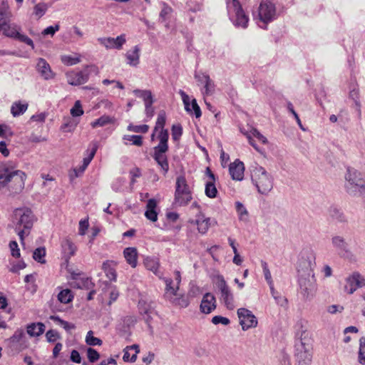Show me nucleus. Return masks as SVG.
<instances>
[{"label": "nucleus", "instance_id": "1", "mask_svg": "<svg viewBox=\"0 0 365 365\" xmlns=\"http://www.w3.org/2000/svg\"><path fill=\"white\" fill-rule=\"evenodd\" d=\"M165 121V111L161 110L158 114V118L154 128V130L151 135V140H153L155 135V133L160 130L157 137L158 139L159 140V143L153 148V157L154 160L157 162L158 165L160 167L164 175H165L169 170L168 158L165 155L166 152L168 150V141L169 134L168 130L164 129Z\"/></svg>", "mask_w": 365, "mask_h": 365}, {"label": "nucleus", "instance_id": "2", "mask_svg": "<svg viewBox=\"0 0 365 365\" xmlns=\"http://www.w3.org/2000/svg\"><path fill=\"white\" fill-rule=\"evenodd\" d=\"M26 179V173L17 170L16 163H0V189L6 187L11 194H18L24 190Z\"/></svg>", "mask_w": 365, "mask_h": 365}, {"label": "nucleus", "instance_id": "3", "mask_svg": "<svg viewBox=\"0 0 365 365\" xmlns=\"http://www.w3.org/2000/svg\"><path fill=\"white\" fill-rule=\"evenodd\" d=\"M13 222L15 230L20 238L21 245H24V238L29 235L33 227L34 216L29 208H17L14 211Z\"/></svg>", "mask_w": 365, "mask_h": 365}, {"label": "nucleus", "instance_id": "4", "mask_svg": "<svg viewBox=\"0 0 365 365\" xmlns=\"http://www.w3.org/2000/svg\"><path fill=\"white\" fill-rule=\"evenodd\" d=\"M251 179L259 193L267 195L273 188L274 179L264 168L257 165L251 170Z\"/></svg>", "mask_w": 365, "mask_h": 365}, {"label": "nucleus", "instance_id": "5", "mask_svg": "<svg viewBox=\"0 0 365 365\" xmlns=\"http://www.w3.org/2000/svg\"><path fill=\"white\" fill-rule=\"evenodd\" d=\"M312 342L309 334L302 332L299 340L295 344L297 365H311L312 359Z\"/></svg>", "mask_w": 365, "mask_h": 365}, {"label": "nucleus", "instance_id": "6", "mask_svg": "<svg viewBox=\"0 0 365 365\" xmlns=\"http://www.w3.org/2000/svg\"><path fill=\"white\" fill-rule=\"evenodd\" d=\"M21 30V26L15 23H10L6 21L0 22V34L2 33L6 37L24 43L34 49L35 46L32 39L22 34Z\"/></svg>", "mask_w": 365, "mask_h": 365}, {"label": "nucleus", "instance_id": "7", "mask_svg": "<svg viewBox=\"0 0 365 365\" xmlns=\"http://www.w3.org/2000/svg\"><path fill=\"white\" fill-rule=\"evenodd\" d=\"M344 178L345 189L349 194L356 195L359 190L365 192L362 173L356 168H347Z\"/></svg>", "mask_w": 365, "mask_h": 365}, {"label": "nucleus", "instance_id": "8", "mask_svg": "<svg viewBox=\"0 0 365 365\" xmlns=\"http://www.w3.org/2000/svg\"><path fill=\"white\" fill-rule=\"evenodd\" d=\"M227 9L229 18L237 27H247L249 17L242 8L238 0H227Z\"/></svg>", "mask_w": 365, "mask_h": 365}, {"label": "nucleus", "instance_id": "9", "mask_svg": "<svg viewBox=\"0 0 365 365\" xmlns=\"http://www.w3.org/2000/svg\"><path fill=\"white\" fill-rule=\"evenodd\" d=\"M192 200V192L183 175L176 179L174 204L177 206H186Z\"/></svg>", "mask_w": 365, "mask_h": 365}, {"label": "nucleus", "instance_id": "10", "mask_svg": "<svg viewBox=\"0 0 365 365\" xmlns=\"http://www.w3.org/2000/svg\"><path fill=\"white\" fill-rule=\"evenodd\" d=\"M315 256L311 250H304L300 253L297 264L298 277L314 275Z\"/></svg>", "mask_w": 365, "mask_h": 365}, {"label": "nucleus", "instance_id": "11", "mask_svg": "<svg viewBox=\"0 0 365 365\" xmlns=\"http://www.w3.org/2000/svg\"><path fill=\"white\" fill-rule=\"evenodd\" d=\"M216 286L219 292V299L221 303L227 309H234L236 306L234 294L222 276H217Z\"/></svg>", "mask_w": 365, "mask_h": 365}, {"label": "nucleus", "instance_id": "12", "mask_svg": "<svg viewBox=\"0 0 365 365\" xmlns=\"http://www.w3.org/2000/svg\"><path fill=\"white\" fill-rule=\"evenodd\" d=\"M299 293L305 300H312L317 291V284L315 276L310 275L298 277Z\"/></svg>", "mask_w": 365, "mask_h": 365}, {"label": "nucleus", "instance_id": "13", "mask_svg": "<svg viewBox=\"0 0 365 365\" xmlns=\"http://www.w3.org/2000/svg\"><path fill=\"white\" fill-rule=\"evenodd\" d=\"M258 18L264 25L273 21L277 17L275 4L269 0H262L257 10Z\"/></svg>", "mask_w": 365, "mask_h": 365}, {"label": "nucleus", "instance_id": "14", "mask_svg": "<svg viewBox=\"0 0 365 365\" xmlns=\"http://www.w3.org/2000/svg\"><path fill=\"white\" fill-rule=\"evenodd\" d=\"M365 287V277L358 272H354L345 279L344 290L352 294L357 289Z\"/></svg>", "mask_w": 365, "mask_h": 365}, {"label": "nucleus", "instance_id": "15", "mask_svg": "<svg viewBox=\"0 0 365 365\" xmlns=\"http://www.w3.org/2000/svg\"><path fill=\"white\" fill-rule=\"evenodd\" d=\"M237 313L240 320V324L242 326L243 330L245 331L257 326V319L250 310L245 308H240L237 309Z\"/></svg>", "mask_w": 365, "mask_h": 365}, {"label": "nucleus", "instance_id": "16", "mask_svg": "<svg viewBox=\"0 0 365 365\" xmlns=\"http://www.w3.org/2000/svg\"><path fill=\"white\" fill-rule=\"evenodd\" d=\"M97 41L107 50H121L123 45L126 43V36L125 34H123L120 36H118L116 38L100 37L97 39Z\"/></svg>", "mask_w": 365, "mask_h": 365}, {"label": "nucleus", "instance_id": "17", "mask_svg": "<svg viewBox=\"0 0 365 365\" xmlns=\"http://www.w3.org/2000/svg\"><path fill=\"white\" fill-rule=\"evenodd\" d=\"M197 226V229L200 234L205 235L207 232L209 228L212 225H216L217 222L214 219L206 217L200 212L195 215V219L190 222Z\"/></svg>", "mask_w": 365, "mask_h": 365}, {"label": "nucleus", "instance_id": "18", "mask_svg": "<svg viewBox=\"0 0 365 365\" xmlns=\"http://www.w3.org/2000/svg\"><path fill=\"white\" fill-rule=\"evenodd\" d=\"M67 82L72 86L86 83L89 78V72L86 69L81 71H69L66 73Z\"/></svg>", "mask_w": 365, "mask_h": 365}, {"label": "nucleus", "instance_id": "19", "mask_svg": "<svg viewBox=\"0 0 365 365\" xmlns=\"http://www.w3.org/2000/svg\"><path fill=\"white\" fill-rule=\"evenodd\" d=\"M195 78L200 85L203 86L202 93L203 96H210L214 93L215 83L210 76L205 73L195 75Z\"/></svg>", "mask_w": 365, "mask_h": 365}, {"label": "nucleus", "instance_id": "20", "mask_svg": "<svg viewBox=\"0 0 365 365\" xmlns=\"http://www.w3.org/2000/svg\"><path fill=\"white\" fill-rule=\"evenodd\" d=\"M178 93L180 95L182 98V101L185 106V109L188 113H192L194 111L195 115L196 118H200L201 116V110L199 106L197 103L195 99H192L190 104V99L189 96L182 90H180Z\"/></svg>", "mask_w": 365, "mask_h": 365}, {"label": "nucleus", "instance_id": "21", "mask_svg": "<svg viewBox=\"0 0 365 365\" xmlns=\"http://www.w3.org/2000/svg\"><path fill=\"white\" fill-rule=\"evenodd\" d=\"M205 174L208 177V180L205 183V193L207 197L210 198H214L217 196V190L215 186V181L217 178L211 171L209 167L206 168Z\"/></svg>", "mask_w": 365, "mask_h": 365}, {"label": "nucleus", "instance_id": "22", "mask_svg": "<svg viewBox=\"0 0 365 365\" xmlns=\"http://www.w3.org/2000/svg\"><path fill=\"white\" fill-rule=\"evenodd\" d=\"M216 303L217 302L215 296L212 294L207 292L203 295L200 305V309L201 312L204 314H210L216 309Z\"/></svg>", "mask_w": 365, "mask_h": 365}, {"label": "nucleus", "instance_id": "23", "mask_svg": "<svg viewBox=\"0 0 365 365\" xmlns=\"http://www.w3.org/2000/svg\"><path fill=\"white\" fill-rule=\"evenodd\" d=\"M140 47L138 45L128 50L125 54L126 63L132 67H137L140 63Z\"/></svg>", "mask_w": 365, "mask_h": 365}, {"label": "nucleus", "instance_id": "24", "mask_svg": "<svg viewBox=\"0 0 365 365\" xmlns=\"http://www.w3.org/2000/svg\"><path fill=\"white\" fill-rule=\"evenodd\" d=\"M229 172L232 178L235 180L240 181L244 178L245 165L239 160H235L229 166Z\"/></svg>", "mask_w": 365, "mask_h": 365}, {"label": "nucleus", "instance_id": "25", "mask_svg": "<svg viewBox=\"0 0 365 365\" xmlns=\"http://www.w3.org/2000/svg\"><path fill=\"white\" fill-rule=\"evenodd\" d=\"M9 341L11 344L19 345V350L21 351L28 347V342L26 339L25 333L23 329H16L14 334L9 338Z\"/></svg>", "mask_w": 365, "mask_h": 365}, {"label": "nucleus", "instance_id": "26", "mask_svg": "<svg viewBox=\"0 0 365 365\" xmlns=\"http://www.w3.org/2000/svg\"><path fill=\"white\" fill-rule=\"evenodd\" d=\"M36 68L41 77L45 80L52 79L55 76L49 64L44 58H39L38 59Z\"/></svg>", "mask_w": 365, "mask_h": 365}, {"label": "nucleus", "instance_id": "27", "mask_svg": "<svg viewBox=\"0 0 365 365\" xmlns=\"http://www.w3.org/2000/svg\"><path fill=\"white\" fill-rule=\"evenodd\" d=\"M123 257L131 267L135 268L138 264V250L135 247H129L123 250Z\"/></svg>", "mask_w": 365, "mask_h": 365}, {"label": "nucleus", "instance_id": "28", "mask_svg": "<svg viewBox=\"0 0 365 365\" xmlns=\"http://www.w3.org/2000/svg\"><path fill=\"white\" fill-rule=\"evenodd\" d=\"M331 245L339 254L348 252V243L342 236H333L331 237Z\"/></svg>", "mask_w": 365, "mask_h": 365}, {"label": "nucleus", "instance_id": "29", "mask_svg": "<svg viewBox=\"0 0 365 365\" xmlns=\"http://www.w3.org/2000/svg\"><path fill=\"white\" fill-rule=\"evenodd\" d=\"M157 207V202L155 199H150L146 205L145 216L152 222H156L158 220V213L155 210Z\"/></svg>", "mask_w": 365, "mask_h": 365}, {"label": "nucleus", "instance_id": "30", "mask_svg": "<svg viewBox=\"0 0 365 365\" xmlns=\"http://www.w3.org/2000/svg\"><path fill=\"white\" fill-rule=\"evenodd\" d=\"M116 262L113 260H107L103 263L102 269L105 272L106 277L111 281H115L117 274L115 272V267Z\"/></svg>", "mask_w": 365, "mask_h": 365}, {"label": "nucleus", "instance_id": "31", "mask_svg": "<svg viewBox=\"0 0 365 365\" xmlns=\"http://www.w3.org/2000/svg\"><path fill=\"white\" fill-rule=\"evenodd\" d=\"M45 331V325L41 322L31 323L26 327L27 334L31 336H39Z\"/></svg>", "mask_w": 365, "mask_h": 365}, {"label": "nucleus", "instance_id": "32", "mask_svg": "<svg viewBox=\"0 0 365 365\" xmlns=\"http://www.w3.org/2000/svg\"><path fill=\"white\" fill-rule=\"evenodd\" d=\"M172 304L179 307L180 308H186L190 304V299L188 296L179 294L174 295L173 297L168 299Z\"/></svg>", "mask_w": 365, "mask_h": 365}, {"label": "nucleus", "instance_id": "33", "mask_svg": "<svg viewBox=\"0 0 365 365\" xmlns=\"http://www.w3.org/2000/svg\"><path fill=\"white\" fill-rule=\"evenodd\" d=\"M164 282L165 283V298L168 300L174 295H178L179 289L175 282L170 278H165Z\"/></svg>", "mask_w": 365, "mask_h": 365}, {"label": "nucleus", "instance_id": "34", "mask_svg": "<svg viewBox=\"0 0 365 365\" xmlns=\"http://www.w3.org/2000/svg\"><path fill=\"white\" fill-rule=\"evenodd\" d=\"M144 265L147 269L151 271L155 275L160 277L159 273L160 262L158 258L151 257H145L144 259Z\"/></svg>", "mask_w": 365, "mask_h": 365}, {"label": "nucleus", "instance_id": "35", "mask_svg": "<svg viewBox=\"0 0 365 365\" xmlns=\"http://www.w3.org/2000/svg\"><path fill=\"white\" fill-rule=\"evenodd\" d=\"M27 103H22L21 101H15L11 107V113L14 117H17L23 115L28 108Z\"/></svg>", "mask_w": 365, "mask_h": 365}, {"label": "nucleus", "instance_id": "36", "mask_svg": "<svg viewBox=\"0 0 365 365\" xmlns=\"http://www.w3.org/2000/svg\"><path fill=\"white\" fill-rule=\"evenodd\" d=\"M63 252L66 258L73 256L76 252V247L68 239H65L61 244Z\"/></svg>", "mask_w": 365, "mask_h": 365}, {"label": "nucleus", "instance_id": "37", "mask_svg": "<svg viewBox=\"0 0 365 365\" xmlns=\"http://www.w3.org/2000/svg\"><path fill=\"white\" fill-rule=\"evenodd\" d=\"M161 11L159 14V21L164 23L169 20L173 12V9L165 2H161Z\"/></svg>", "mask_w": 365, "mask_h": 365}, {"label": "nucleus", "instance_id": "38", "mask_svg": "<svg viewBox=\"0 0 365 365\" xmlns=\"http://www.w3.org/2000/svg\"><path fill=\"white\" fill-rule=\"evenodd\" d=\"M62 63L67 66H71L79 63L81 61V55L80 53H74L73 55H62L61 56Z\"/></svg>", "mask_w": 365, "mask_h": 365}, {"label": "nucleus", "instance_id": "39", "mask_svg": "<svg viewBox=\"0 0 365 365\" xmlns=\"http://www.w3.org/2000/svg\"><path fill=\"white\" fill-rule=\"evenodd\" d=\"M115 121V118L114 117H111L110 115H103L99 118L91 123V125L93 128H96L97 127H103L108 124H113Z\"/></svg>", "mask_w": 365, "mask_h": 365}, {"label": "nucleus", "instance_id": "40", "mask_svg": "<svg viewBox=\"0 0 365 365\" xmlns=\"http://www.w3.org/2000/svg\"><path fill=\"white\" fill-rule=\"evenodd\" d=\"M235 209L240 221L247 222L249 221V212L245 205L237 201L235 202Z\"/></svg>", "mask_w": 365, "mask_h": 365}, {"label": "nucleus", "instance_id": "41", "mask_svg": "<svg viewBox=\"0 0 365 365\" xmlns=\"http://www.w3.org/2000/svg\"><path fill=\"white\" fill-rule=\"evenodd\" d=\"M133 93L139 98H141L145 104H147L148 102L150 101V103H153V98L150 91L149 90H140L135 89L133 91Z\"/></svg>", "mask_w": 365, "mask_h": 365}, {"label": "nucleus", "instance_id": "42", "mask_svg": "<svg viewBox=\"0 0 365 365\" xmlns=\"http://www.w3.org/2000/svg\"><path fill=\"white\" fill-rule=\"evenodd\" d=\"M261 265H262V270H263V274H264L265 280L267 282V284H269V287L270 288V291H272V292H274V283H273V280H272V278L271 272H270L269 269L268 267V264H267V263L266 262L262 261L261 262Z\"/></svg>", "mask_w": 365, "mask_h": 365}, {"label": "nucleus", "instance_id": "43", "mask_svg": "<svg viewBox=\"0 0 365 365\" xmlns=\"http://www.w3.org/2000/svg\"><path fill=\"white\" fill-rule=\"evenodd\" d=\"M57 297H58V300L61 303L67 304L72 301V299L73 298V295L72 294V292L70 289H66L61 290L58 294Z\"/></svg>", "mask_w": 365, "mask_h": 365}, {"label": "nucleus", "instance_id": "44", "mask_svg": "<svg viewBox=\"0 0 365 365\" xmlns=\"http://www.w3.org/2000/svg\"><path fill=\"white\" fill-rule=\"evenodd\" d=\"M48 9V6L46 3H38L36 4L34 8V14L37 18V19H39L46 14Z\"/></svg>", "mask_w": 365, "mask_h": 365}, {"label": "nucleus", "instance_id": "45", "mask_svg": "<svg viewBox=\"0 0 365 365\" xmlns=\"http://www.w3.org/2000/svg\"><path fill=\"white\" fill-rule=\"evenodd\" d=\"M50 319L58 323V324L63 327V328L67 331H69L71 329H74L76 327L73 324L69 323L66 321L61 319L58 316L52 315L50 317Z\"/></svg>", "mask_w": 365, "mask_h": 365}, {"label": "nucleus", "instance_id": "46", "mask_svg": "<svg viewBox=\"0 0 365 365\" xmlns=\"http://www.w3.org/2000/svg\"><path fill=\"white\" fill-rule=\"evenodd\" d=\"M45 256H46V249L44 247H38L34 251V253H33L34 259L41 264L46 263Z\"/></svg>", "mask_w": 365, "mask_h": 365}, {"label": "nucleus", "instance_id": "47", "mask_svg": "<svg viewBox=\"0 0 365 365\" xmlns=\"http://www.w3.org/2000/svg\"><path fill=\"white\" fill-rule=\"evenodd\" d=\"M71 115L73 118L80 117L83 115L84 111L80 101H76L70 110Z\"/></svg>", "mask_w": 365, "mask_h": 365}, {"label": "nucleus", "instance_id": "48", "mask_svg": "<svg viewBox=\"0 0 365 365\" xmlns=\"http://www.w3.org/2000/svg\"><path fill=\"white\" fill-rule=\"evenodd\" d=\"M77 125L78 122L76 120L67 118L65 119V122L62 125L61 128L66 132H72L75 130Z\"/></svg>", "mask_w": 365, "mask_h": 365}, {"label": "nucleus", "instance_id": "49", "mask_svg": "<svg viewBox=\"0 0 365 365\" xmlns=\"http://www.w3.org/2000/svg\"><path fill=\"white\" fill-rule=\"evenodd\" d=\"M123 139L125 141L130 142V144L134 145L141 146L143 145V138L140 135H125L123 136Z\"/></svg>", "mask_w": 365, "mask_h": 365}, {"label": "nucleus", "instance_id": "50", "mask_svg": "<svg viewBox=\"0 0 365 365\" xmlns=\"http://www.w3.org/2000/svg\"><path fill=\"white\" fill-rule=\"evenodd\" d=\"M86 342L87 344L90 346H96V345H101L102 341L97 338L93 336V332L92 331H89L86 336Z\"/></svg>", "mask_w": 365, "mask_h": 365}, {"label": "nucleus", "instance_id": "51", "mask_svg": "<svg viewBox=\"0 0 365 365\" xmlns=\"http://www.w3.org/2000/svg\"><path fill=\"white\" fill-rule=\"evenodd\" d=\"M359 362L365 364V337L361 338L359 341Z\"/></svg>", "mask_w": 365, "mask_h": 365}, {"label": "nucleus", "instance_id": "52", "mask_svg": "<svg viewBox=\"0 0 365 365\" xmlns=\"http://www.w3.org/2000/svg\"><path fill=\"white\" fill-rule=\"evenodd\" d=\"M127 129L130 132L146 133L149 130V126L148 125H135L130 124Z\"/></svg>", "mask_w": 365, "mask_h": 365}, {"label": "nucleus", "instance_id": "53", "mask_svg": "<svg viewBox=\"0 0 365 365\" xmlns=\"http://www.w3.org/2000/svg\"><path fill=\"white\" fill-rule=\"evenodd\" d=\"M182 134V128L180 125H173L172 126V138L173 140L177 141Z\"/></svg>", "mask_w": 365, "mask_h": 365}, {"label": "nucleus", "instance_id": "54", "mask_svg": "<svg viewBox=\"0 0 365 365\" xmlns=\"http://www.w3.org/2000/svg\"><path fill=\"white\" fill-rule=\"evenodd\" d=\"M9 4L6 1H2L0 6V22L6 21L5 19L8 17Z\"/></svg>", "mask_w": 365, "mask_h": 365}, {"label": "nucleus", "instance_id": "55", "mask_svg": "<svg viewBox=\"0 0 365 365\" xmlns=\"http://www.w3.org/2000/svg\"><path fill=\"white\" fill-rule=\"evenodd\" d=\"M247 133L251 135L252 138L255 137L257 138L263 144H267L268 143L267 138L261 134L256 128H252L250 133Z\"/></svg>", "mask_w": 365, "mask_h": 365}, {"label": "nucleus", "instance_id": "56", "mask_svg": "<svg viewBox=\"0 0 365 365\" xmlns=\"http://www.w3.org/2000/svg\"><path fill=\"white\" fill-rule=\"evenodd\" d=\"M87 356L90 362L93 363L98 361L100 358L99 353L92 348H88L87 349Z\"/></svg>", "mask_w": 365, "mask_h": 365}, {"label": "nucleus", "instance_id": "57", "mask_svg": "<svg viewBox=\"0 0 365 365\" xmlns=\"http://www.w3.org/2000/svg\"><path fill=\"white\" fill-rule=\"evenodd\" d=\"M9 248L11 250V255L14 257L19 258L20 257V250L16 241H11L9 242Z\"/></svg>", "mask_w": 365, "mask_h": 365}, {"label": "nucleus", "instance_id": "58", "mask_svg": "<svg viewBox=\"0 0 365 365\" xmlns=\"http://www.w3.org/2000/svg\"><path fill=\"white\" fill-rule=\"evenodd\" d=\"M212 323L217 325L219 324H222L223 325H228L230 323V321L228 318L222 317V316H215L212 319Z\"/></svg>", "mask_w": 365, "mask_h": 365}, {"label": "nucleus", "instance_id": "59", "mask_svg": "<svg viewBox=\"0 0 365 365\" xmlns=\"http://www.w3.org/2000/svg\"><path fill=\"white\" fill-rule=\"evenodd\" d=\"M139 309L140 310V313L144 314L145 315V320L146 321L147 323H148L150 319V314L152 312L150 309L147 308L145 307V303L143 304L142 302H139Z\"/></svg>", "mask_w": 365, "mask_h": 365}, {"label": "nucleus", "instance_id": "60", "mask_svg": "<svg viewBox=\"0 0 365 365\" xmlns=\"http://www.w3.org/2000/svg\"><path fill=\"white\" fill-rule=\"evenodd\" d=\"M96 153V148H93L91 153L88 154L87 157H85L83 159V164H82V168H86L88 165L90 164L91 160H93L95 154Z\"/></svg>", "mask_w": 365, "mask_h": 365}, {"label": "nucleus", "instance_id": "61", "mask_svg": "<svg viewBox=\"0 0 365 365\" xmlns=\"http://www.w3.org/2000/svg\"><path fill=\"white\" fill-rule=\"evenodd\" d=\"M331 217L336 220H337L339 222H344L346 221V217L343 212L339 211L337 209H334L331 210Z\"/></svg>", "mask_w": 365, "mask_h": 365}, {"label": "nucleus", "instance_id": "62", "mask_svg": "<svg viewBox=\"0 0 365 365\" xmlns=\"http://www.w3.org/2000/svg\"><path fill=\"white\" fill-rule=\"evenodd\" d=\"M60 29V26L58 24H56L55 26H51L47 28H46L43 32L42 34L46 35H51L53 36L54 34L58 31Z\"/></svg>", "mask_w": 365, "mask_h": 365}, {"label": "nucleus", "instance_id": "63", "mask_svg": "<svg viewBox=\"0 0 365 365\" xmlns=\"http://www.w3.org/2000/svg\"><path fill=\"white\" fill-rule=\"evenodd\" d=\"M26 263L24 261H20L16 264H13L10 268L9 271L14 273L18 272L19 270L23 269L26 267Z\"/></svg>", "mask_w": 365, "mask_h": 365}, {"label": "nucleus", "instance_id": "64", "mask_svg": "<svg viewBox=\"0 0 365 365\" xmlns=\"http://www.w3.org/2000/svg\"><path fill=\"white\" fill-rule=\"evenodd\" d=\"M119 293L115 287H112L109 294V302L108 305H110L113 302H114L118 297Z\"/></svg>", "mask_w": 365, "mask_h": 365}]
</instances>
